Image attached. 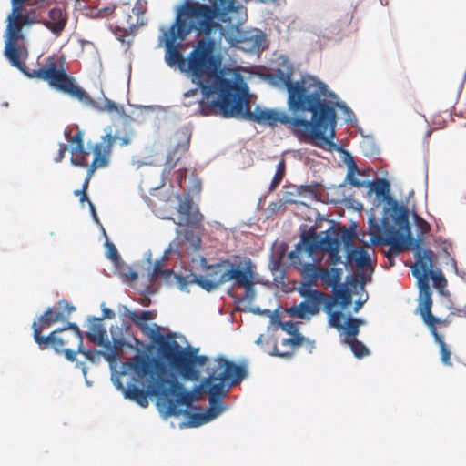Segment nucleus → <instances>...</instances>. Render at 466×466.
<instances>
[{"label":"nucleus","instance_id":"1","mask_svg":"<svg viewBox=\"0 0 466 466\" xmlns=\"http://www.w3.org/2000/svg\"><path fill=\"white\" fill-rule=\"evenodd\" d=\"M150 340L157 346L158 358L137 354L131 361L123 364V373L131 370L138 379L147 378L149 391L158 399L159 408L167 416H179L183 412L181 407H189L195 399L167 365L185 380L197 381L200 378V370L197 367L205 366L208 358L196 355L198 350L187 351L173 335L165 337L158 331L151 336Z\"/></svg>","mask_w":466,"mask_h":466},{"label":"nucleus","instance_id":"2","mask_svg":"<svg viewBox=\"0 0 466 466\" xmlns=\"http://www.w3.org/2000/svg\"><path fill=\"white\" fill-rule=\"evenodd\" d=\"M204 116L218 110L226 118H240L258 124L275 127L279 123L284 125L299 141L312 142L316 146L321 143L333 146L336 127L309 116L304 111L262 109L257 106L251 111L248 100V87L246 83L238 82L222 98H218L210 105L200 101Z\"/></svg>","mask_w":466,"mask_h":466},{"label":"nucleus","instance_id":"3","mask_svg":"<svg viewBox=\"0 0 466 466\" xmlns=\"http://www.w3.org/2000/svg\"><path fill=\"white\" fill-rule=\"evenodd\" d=\"M235 0H211V5L195 0H186L177 10L174 23L164 32L165 60L171 67L186 71L187 58L181 52V44L192 33L208 35L219 30V21L226 22L228 15L236 11Z\"/></svg>","mask_w":466,"mask_h":466},{"label":"nucleus","instance_id":"4","mask_svg":"<svg viewBox=\"0 0 466 466\" xmlns=\"http://www.w3.org/2000/svg\"><path fill=\"white\" fill-rule=\"evenodd\" d=\"M293 75L291 64L267 75L271 86L287 91V109L304 111L336 127L338 103L328 99L333 96L329 86L314 76L305 74L294 80Z\"/></svg>","mask_w":466,"mask_h":466},{"label":"nucleus","instance_id":"5","mask_svg":"<svg viewBox=\"0 0 466 466\" xmlns=\"http://www.w3.org/2000/svg\"><path fill=\"white\" fill-rule=\"evenodd\" d=\"M224 35L225 29L221 25L219 30L208 35H200L201 38L187 56L185 72L198 85L206 97L217 94L218 98H222L238 83L224 77L220 60L214 54L217 43H220Z\"/></svg>","mask_w":466,"mask_h":466},{"label":"nucleus","instance_id":"6","mask_svg":"<svg viewBox=\"0 0 466 466\" xmlns=\"http://www.w3.org/2000/svg\"><path fill=\"white\" fill-rule=\"evenodd\" d=\"M215 362L216 365L209 376L204 379L196 390L198 393L208 392L209 401V408L206 412L191 416V423L196 427L212 420L223 411L221 399L231 387L239 384L247 375L245 367L223 357L217 358Z\"/></svg>","mask_w":466,"mask_h":466},{"label":"nucleus","instance_id":"7","mask_svg":"<svg viewBox=\"0 0 466 466\" xmlns=\"http://www.w3.org/2000/svg\"><path fill=\"white\" fill-rule=\"evenodd\" d=\"M397 214L384 211L381 225L373 218L369 221L370 242L374 245L384 244L390 247L396 255L409 248L412 235L409 223V213H406V223L402 225L397 219Z\"/></svg>","mask_w":466,"mask_h":466},{"label":"nucleus","instance_id":"8","mask_svg":"<svg viewBox=\"0 0 466 466\" xmlns=\"http://www.w3.org/2000/svg\"><path fill=\"white\" fill-rule=\"evenodd\" d=\"M64 65V59L56 56H50L40 68L27 70L25 66L24 70L21 71L30 78L46 81L51 86L68 94L72 97L77 98L79 101L86 104L91 103L92 99L90 96L74 84V77L66 74Z\"/></svg>","mask_w":466,"mask_h":466},{"label":"nucleus","instance_id":"9","mask_svg":"<svg viewBox=\"0 0 466 466\" xmlns=\"http://www.w3.org/2000/svg\"><path fill=\"white\" fill-rule=\"evenodd\" d=\"M248 259V257L234 256L232 258L208 265L206 267L205 274L192 275L193 282L207 291L215 290L229 281L235 283Z\"/></svg>","mask_w":466,"mask_h":466},{"label":"nucleus","instance_id":"10","mask_svg":"<svg viewBox=\"0 0 466 466\" xmlns=\"http://www.w3.org/2000/svg\"><path fill=\"white\" fill-rule=\"evenodd\" d=\"M82 343V333L75 323H68L65 328L53 330L45 339L37 338L40 350L52 348L58 354L63 353L72 362L76 360V350Z\"/></svg>","mask_w":466,"mask_h":466},{"label":"nucleus","instance_id":"11","mask_svg":"<svg viewBox=\"0 0 466 466\" xmlns=\"http://www.w3.org/2000/svg\"><path fill=\"white\" fill-rule=\"evenodd\" d=\"M357 172H359L358 167L352 161L349 166V172L347 175V180L349 183L356 187H363L369 185L371 191H373L378 197L383 198L385 200L387 207L384 208V211H390L398 214L396 215L397 219H399L402 225L406 223V213H409V210L405 207L400 206L399 203L390 197L389 181L386 179H377L371 183L360 181L355 177V173Z\"/></svg>","mask_w":466,"mask_h":466},{"label":"nucleus","instance_id":"12","mask_svg":"<svg viewBox=\"0 0 466 466\" xmlns=\"http://www.w3.org/2000/svg\"><path fill=\"white\" fill-rule=\"evenodd\" d=\"M105 135L100 138L99 142L89 146V149L93 156L109 165L112 149L114 145L126 147L131 144L133 132L126 127L108 126L105 128Z\"/></svg>","mask_w":466,"mask_h":466},{"label":"nucleus","instance_id":"13","mask_svg":"<svg viewBox=\"0 0 466 466\" xmlns=\"http://www.w3.org/2000/svg\"><path fill=\"white\" fill-rule=\"evenodd\" d=\"M7 33L8 38L5 41V56L14 67L24 70L25 63L22 59L27 57V50L18 45V41L23 38L22 32L7 26Z\"/></svg>","mask_w":466,"mask_h":466},{"label":"nucleus","instance_id":"14","mask_svg":"<svg viewBox=\"0 0 466 466\" xmlns=\"http://www.w3.org/2000/svg\"><path fill=\"white\" fill-rule=\"evenodd\" d=\"M322 238L314 231H306L301 235L300 241L296 245L294 250L289 254V259L303 258L311 259L313 255L321 250Z\"/></svg>","mask_w":466,"mask_h":466},{"label":"nucleus","instance_id":"15","mask_svg":"<svg viewBox=\"0 0 466 466\" xmlns=\"http://www.w3.org/2000/svg\"><path fill=\"white\" fill-rule=\"evenodd\" d=\"M329 299V294L322 291H314L310 294V301H302L299 305L290 307L288 312L293 318L304 319L307 315H316L322 305Z\"/></svg>","mask_w":466,"mask_h":466},{"label":"nucleus","instance_id":"16","mask_svg":"<svg viewBox=\"0 0 466 466\" xmlns=\"http://www.w3.org/2000/svg\"><path fill=\"white\" fill-rule=\"evenodd\" d=\"M177 209L179 214V222L177 223V225H186L196 228L201 226L203 215L194 204L189 195L179 198V204Z\"/></svg>","mask_w":466,"mask_h":466},{"label":"nucleus","instance_id":"17","mask_svg":"<svg viewBox=\"0 0 466 466\" xmlns=\"http://www.w3.org/2000/svg\"><path fill=\"white\" fill-rule=\"evenodd\" d=\"M255 284L256 266L252 262L251 258H248L244 268H242L238 277L237 278L234 285L237 288L244 289L245 294L243 299L251 302L254 300L256 297Z\"/></svg>","mask_w":466,"mask_h":466},{"label":"nucleus","instance_id":"18","mask_svg":"<svg viewBox=\"0 0 466 466\" xmlns=\"http://www.w3.org/2000/svg\"><path fill=\"white\" fill-rule=\"evenodd\" d=\"M414 250L415 263L412 269V274L417 272L430 274L432 272V262L434 254L431 249L422 248V240L415 239L409 243V248Z\"/></svg>","mask_w":466,"mask_h":466},{"label":"nucleus","instance_id":"19","mask_svg":"<svg viewBox=\"0 0 466 466\" xmlns=\"http://www.w3.org/2000/svg\"><path fill=\"white\" fill-rule=\"evenodd\" d=\"M176 147L172 152H170L167 157L165 163V169H173L181 156L186 153L190 147L191 133L187 128H181L175 134Z\"/></svg>","mask_w":466,"mask_h":466},{"label":"nucleus","instance_id":"20","mask_svg":"<svg viewBox=\"0 0 466 466\" xmlns=\"http://www.w3.org/2000/svg\"><path fill=\"white\" fill-rule=\"evenodd\" d=\"M306 258H298L290 259L291 264L297 268L303 276L305 281L303 286L312 287L318 285V279L320 276V267H316L311 261H305Z\"/></svg>","mask_w":466,"mask_h":466},{"label":"nucleus","instance_id":"21","mask_svg":"<svg viewBox=\"0 0 466 466\" xmlns=\"http://www.w3.org/2000/svg\"><path fill=\"white\" fill-rule=\"evenodd\" d=\"M63 320H65L64 312H56L53 311L51 308H48L43 315L40 316L38 321H35L32 325L35 343L37 344V338L42 339H46V337L41 335L43 330L48 329L54 323Z\"/></svg>","mask_w":466,"mask_h":466},{"label":"nucleus","instance_id":"22","mask_svg":"<svg viewBox=\"0 0 466 466\" xmlns=\"http://www.w3.org/2000/svg\"><path fill=\"white\" fill-rule=\"evenodd\" d=\"M71 144V163L75 166L87 167V156L89 153L85 149L83 133L77 130L69 140Z\"/></svg>","mask_w":466,"mask_h":466},{"label":"nucleus","instance_id":"23","mask_svg":"<svg viewBox=\"0 0 466 466\" xmlns=\"http://www.w3.org/2000/svg\"><path fill=\"white\" fill-rule=\"evenodd\" d=\"M155 316L156 314L150 310H144L141 312L129 311L127 314V317L149 339L159 331L158 326L154 325V327H149L147 324V321L152 320Z\"/></svg>","mask_w":466,"mask_h":466},{"label":"nucleus","instance_id":"24","mask_svg":"<svg viewBox=\"0 0 466 466\" xmlns=\"http://www.w3.org/2000/svg\"><path fill=\"white\" fill-rule=\"evenodd\" d=\"M370 247L364 245L361 247H355L348 250L347 260L349 263H354L355 266L363 269L365 268H371V258L369 253Z\"/></svg>","mask_w":466,"mask_h":466},{"label":"nucleus","instance_id":"25","mask_svg":"<svg viewBox=\"0 0 466 466\" xmlns=\"http://www.w3.org/2000/svg\"><path fill=\"white\" fill-rule=\"evenodd\" d=\"M304 338L296 333L292 338L283 339L279 345H275L272 354L279 357L289 358L293 355L295 350L300 347Z\"/></svg>","mask_w":466,"mask_h":466},{"label":"nucleus","instance_id":"26","mask_svg":"<svg viewBox=\"0 0 466 466\" xmlns=\"http://www.w3.org/2000/svg\"><path fill=\"white\" fill-rule=\"evenodd\" d=\"M147 383H150L147 378H144ZM118 388L124 390L125 397L134 400L138 405L143 408H147L148 406V395H152L149 391V384H147V390L139 389L134 384H129L127 389H124L121 383L118 384Z\"/></svg>","mask_w":466,"mask_h":466},{"label":"nucleus","instance_id":"27","mask_svg":"<svg viewBox=\"0 0 466 466\" xmlns=\"http://www.w3.org/2000/svg\"><path fill=\"white\" fill-rule=\"evenodd\" d=\"M67 18L60 8L55 7L48 12V20H44L43 25L52 33L59 35L66 25Z\"/></svg>","mask_w":466,"mask_h":466},{"label":"nucleus","instance_id":"28","mask_svg":"<svg viewBox=\"0 0 466 466\" xmlns=\"http://www.w3.org/2000/svg\"><path fill=\"white\" fill-rule=\"evenodd\" d=\"M86 337L91 342L98 346L105 344V341L107 339V332L103 326L101 319L94 318L90 321Z\"/></svg>","mask_w":466,"mask_h":466},{"label":"nucleus","instance_id":"29","mask_svg":"<svg viewBox=\"0 0 466 466\" xmlns=\"http://www.w3.org/2000/svg\"><path fill=\"white\" fill-rule=\"evenodd\" d=\"M342 269L339 268H321L319 279L325 288L333 289L341 285Z\"/></svg>","mask_w":466,"mask_h":466},{"label":"nucleus","instance_id":"30","mask_svg":"<svg viewBox=\"0 0 466 466\" xmlns=\"http://www.w3.org/2000/svg\"><path fill=\"white\" fill-rule=\"evenodd\" d=\"M336 305V300L332 299L329 295V299L324 304V310L329 315V323L332 328L338 330L344 329V314L341 311H333V308Z\"/></svg>","mask_w":466,"mask_h":466},{"label":"nucleus","instance_id":"31","mask_svg":"<svg viewBox=\"0 0 466 466\" xmlns=\"http://www.w3.org/2000/svg\"><path fill=\"white\" fill-rule=\"evenodd\" d=\"M362 324H364L362 319L349 317L344 322V329H342L347 335L344 339V342L356 339L360 332V327Z\"/></svg>","mask_w":466,"mask_h":466},{"label":"nucleus","instance_id":"32","mask_svg":"<svg viewBox=\"0 0 466 466\" xmlns=\"http://www.w3.org/2000/svg\"><path fill=\"white\" fill-rule=\"evenodd\" d=\"M333 292L334 298L331 299H335L336 303L339 302L342 308H346L351 304V292L344 284L334 289Z\"/></svg>","mask_w":466,"mask_h":466},{"label":"nucleus","instance_id":"33","mask_svg":"<svg viewBox=\"0 0 466 466\" xmlns=\"http://www.w3.org/2000/svg\"><path fill=\"white\" fill-rule=\"evenodd\" d=\"M108 165H106V163H104L103 161H101L100 159L96 157L95 156H93L92 162L90 164L88 163V166L86 167H87L86 177L82 185L81 190H84V192H86L88 186H89V182H90L92 177L94 176L95 172L97 169L106 167Z\"/></svg>","mask_w":466,"mask_h":466},{"label":"nucleus","instance_id":"34","mask_svg":"<svg viewBox=\"0 0 466 466\" xmlns=\"http://www.w3.org/2000/svg\"><path fill=\"white\" fill-rule=\"evenodd\" d=\"M30 23L27 15L23 14L22 11L17 9L16 12L13 11L12 16H9L8 27L15 28L16 31H22L24 25Z\"/></svg>","mask_w":466,"mask_h":466},{"label":"nucleus","instance_id":"35","mask_svg":"<svg viewBox=\"0 0 466 466\" xmlns=\"http://www.w3.org/2000/svg\"><path fill=\"white\" fill-rule=\"evenodd\" d=\"M206 98L207 97L205 96L204 94L200 97L199 92H198V90L197 88L196 89H192V90H189L188 92H187L185 94L184 105L186 106H190L194 103H197L198 104V112H199L201 115H204L202 113V110H201V107H200V101H203L206 105H210V104H212L214 102V101H212L210 103L206 102L205 101Z\"/></svg>","mask_w":466,"mask_h":466},{"label":"nucleus","instance_id":"36","mask_svg":"<svg viewBox=\"0 0 466 466\" xmlns=\"http://www.w3.org/2000/svg\"><path fill=\"white\" fill-rule=\"evenodd\" d=\"M432 298H420L419 311L423 321H433L434 316L431 313Z\"/></svg>","mask_w":466,"mask_h":466},{"label":"nucleus","instance_id":"37","mask_svg":"<svg viewBox=\"0 0 466 466\" xmlns=\"http://www.w3.org/2000/svg\"><path fill=\"white\" fill-rule=\"evenodd\" d=\"M286 174V161L281 158L276 167V173L269 186V190H275L283 180Z\"/></svg>","mask_w":466,"mask_h":466},{"label":"nucleus","instance_id":"38","mask_svg":"<svg viewBox=\"0 0 466 466\" xmlns=\"http://www.w3.org/2000/svg\"><path fill=\"white\" fill-rule=\"evenodd\" d=\"M336 236L338 239H339V244L343 243L348 250L350 249L355 237V233L351 229H349L346 227H341L336 233Z\"/></svg>","mask_w":466,"mask_h":466},{"label":"nucleus","instance_id":"39","mask_svg":"<svg viewBox=\"0 0 466 466\" xmlns=\"http://www.w3.org/2000/svg\"><path fill=\"white\" fill-rule=\"evenodd\" d=\"M344 343L350 347L353 354L357 358L360 359L370 354L368 348L361 341L358 340L357 338Z\"/></svg>","mask_w":466,"mask_h":466},{"label":"nucleus","instance_id":"40","mask_svg":"<svg viewBox=\"0 0 466 466\" xmlns=\"http://www.w3.org/2000/svg\"><path fill=\"white\" fill-rule=\"evenodd\" d=\"M163 262L160 260H157L154 264L153 269L150 273V280L155 281L158 278L167 279L172 273V270L165 269Z\"/></svg>","mask_w":466,"mask_h":466},{"label":"nucleus","instance_id":"41","mask_svg":"<svg viewBox=\"0 0 466 466\" xmlns=\"http://www.w3.org/2000/svg\"><path fill=\"white\" fill-rule=\"evenodd\" d=\"M450 323L451 321L448 318L441 319L436 317H434L433 321H425V324L429 327L435 340H440V338H442V336L438 333L436 325L448 326Z\"/></svg>","mask_w":466,"mask_h":466},{"label":"nucleus","instance_id":"42","mask_svg":"<svg viewBox=\"0 0 466 466\" xmlns=\"http://www.w3.org/2000/svg\"><path fill=\"white\" fill-rule=\"evenodd\" d=\"M337 248H340L339 239H338L337 236L326 235L322 238L321 250L329 251Z\"/></svg>","mask_w":466,"mask_h":466},{"label":"nucleus","instance_id":"43","mask_svg":"<svg viewBox=\"0 0 466 466\" xmlns=\"http://www.w3.org/2000/svg\"><path fill=\"white\" fill-rule=\"evenodd\" d=\"M435 341L438 343L440 347L441 361L443 362V364L447 366H451L452 363L451 361V351L448 349L446 343L443 341V339L440 338V340Z\"/></svg>","mask_w":466,"mask_h":466},{"label":"nucleus","instance_id":"44","mask_svg":"<svg viewBox=\"0 0 466 466\" xmlns=\"http://www.w3.org/2000/svg\"><path fill=\"white\" fill-rule=\"evenodd\" d=\"M433 281V286L441 290L447 286V280L441 271H432L429 274Z\"/></svg>","mask_w":466,"mask_h":466},{"label":"nucleus","instance_id":"45","mask_svg":"<svg viewBox=\"0 0 466 466\" xmlns=\"http://www.w3.org/2000/svg\"><path fill=\"white\" fill-rule=\"evenodd\" d=\"M77 353L83 354L88 360H90L92 362L98 361L100 360V357L103 354L101 351H98V350H85V348L83 347V343L81 344V346L76 350V354Z\"/></svg>","mask_w":466,"mask_h":466},{"label":"nucleus","instance_id":"46","mask_svg":"<svg viewBox=\"0 0 466 466\" xmlns=\"http://www.w3.org/2000/svg\"><path fill=\"white\" fill-rule=\"evenodd\" d=\"M417 227H418V231H419L417 239H421L423 241V237L425 234L430 232L431 226L427 221H425L421 218H417Z\"/></svg>","mask_w":466,"mask_h":466},{"label":"nucleus","instance_id":"47","mask_svg":"<svg viewBox=\"0 0 466 466\" xmlns=\"http://www.w3.org/2000/svg\"><path fill=\"white\" fill-rule=\"evenodd\" d=\"M413 276L417 279L419 291L430 287L429 284V274L426 273H415Z\"/></svg>","mask_w":466,"mask_h":466},{"label":"nucleus","instance_id":"48","mask_svg":"<svg viewBox=\"0 0 466 466\" xmlns=\"http://www.w3.org/2000/svg\"><path fill=\"white\" fill-rule=\"evenodd\" d=\"M58 307L61 310H58L57 312H64L65 319L68 317L76 309L74 306L69 304L65 299H62L58 302Z\"/></svg>","mask_w":466,"mask_h":466},{"label":"nucleus","instance_id":"49","mask_svg":"<svg viewBox=\"0 0 466 466\" xmlns=\"http://www.w3.org/2000/svg\"><path fill=\"white\" fill-rule=\"evenodd\" d=\"M329 254V260L331 265L341 263L340 248L326 251Z\"/></svg>","mask_w":466,"mask_h":466},{"label":"nucleus","instance_id":"50","mask_svg":"<svg viewBox=\"0 0 466 466\" xmlns=\"http://www.w3.org/2000/svg\"><path fill=\"white\" fill-rule=\"evenodd\" d=\"M185 238L187 240H190L194 249H198L200 247L201 239L199 237L193 234V232L189 230L185 231Z\"/></svg>","mask_w":466,"mask_h":466},{"label":"nucleus","instance_id":"51","mask_svg":"<svg viewBox=\"0 0 466 466\" xmlns=\"http://www.w3.org/2000/svg\"><path fill=\"white\" fill-rule=\"evenodd\" d=\"M103 109L106 110L109 113L119 112V109H118V106H116V104L114 101H112L106 97L104 100Z\"/></svg>","mask_w":466,"mask_h":466},{"label":"nucleus","instance_id":"52","mask_svg":"<svg viewBox=\"0 0 466 466\" xmlns=\"http://www.w3.org/2000/svg\"><path fill=\"white\" fill-rule=\"evenodd\" d=\"M107 257L113 261H117L119 259L118 251L114 244L108 245Z\"/></svg>","mask_w":466,"mask_h":466},{"label":"nucleus","instance_id":"53","mask_svg":"<svg viewBox=\"0 0 466 466\" xmlns=\"http://www.w3.org/2000/svg\"><path fill=\"white\" fill-rule=\"evenodd\" d=\"M299 294L306 298V300L310 301V294L311 292L318 291L317 289H312L311 287H305L303 286V283L301 284V287L299 288Z\"/></svg>","mask_w":466,"mask_h":466},{"label":"nucleus","instance_id":"54","mask_svg":"<svg viewBox=\"0 0 466 466\" xmlns=\"http://www.w3.org/2000/svg\"><path fill=\"white\" fill-rule=\"evenodd\" d=\"M74 194L80 198L79 200L81 203H84L85 201L88 202L90 208L94 210V206L92 202L89 200L86 192H84V190H76Z\"/></svg>","mask_w":466,"mask_h":466},{"label":"nucleus","instance_id":"55","mask_svg":"<svg viewBox=\"0 0 466 466\" xmlns=\"http://www.w3.org/2000/svg\"><path fill=\"white\" fill-rule=\"evenodd\" d=\"M66 150H67V145L61 143L59 145L58 155H57V157H55V161L60 162L65 157V154H66Z\"/></svg>","mask_w":466,"mask_h":466},{"label":"nucleus","instance_id":"56","mask_svg":"<svg viewBox=\"0 0 466 466\" xmlns=\"http://www.w3.org/2000/svg\"><path fill=\"white\" fill-rule=\"evenodd\" d=\"M169 251H173L175 253L180 254V247L178 238L174 239L169 245Z\"/></svg>","mask_w":466,"mask_h":466},{"label":"nucleus","instance_id":"57","mask_svg":"<svg viewBox=\"0 0 466 466\" xmlns=\"http://www.w3.org/2000/svg\"><path fill=\"white\" fill-rule=\"evenodd\" d=\"M419 293L420 298H431L432 294L431 287L420 290Z\"/></svg>","mask_w":466,"mask_h":466},{"label":"nucleus","instance_id":"58","mask_svg":"<svg viewBox=\"0 0 466 466\" xmlns=\"http://www.w3.org/2000/svg\"><path fill=\"white\" fill-rule=\"evenodd\" d=\"M299 193L305 192V193L313 194L315 191V186H301L299 188Z\"/></svg>","mask_w":466,"mask_h":466},{"label":"nucleus","instance_id":"59","mask_svg":"<svg viewBox=\"0 0 466 466\" xmlns=\"http://www.w3.org/2000/svg\"><path fill=\"white\" fill-rule=\"evenodd\" d=\"M103 318L113 319L115 318V312L112 309L106 308L103 309Z\"/></svg>","mask_w":466,"mask_h":466},{"label":"nucleus","instance_id":"60","mask_svg":"<svg viewBox=\"0 0 466 466\" xmlns=\"http://www.w3.org/2000/svg\"><path fill=\"white\" fill-rule=\"evenodd\" d=\"M129 278L131 280H136L138 278V274L134 271H130Z\"/></svg>","mask_w":466,"mask_h":466},{"label":"nucleus","instance_id":"61","mask_svg":"<svg viewBox=\"0 0 466 466\" xmlns=\"http://www.w3.org/2000/svg\"><path fill=\"white\" fill-rule=\"evenodd\" d=\"M361 306H362V304H361V303H358V304H357V307H356V309H355V310H358V309H359V308H360Z\"/></svg>","mask_w":466,"mask_h":466},{"label":"nucleus","instance_id":"62","mask_svg":"<svg viewBox=\"0 0 466 466\" xmlns=\"http://www.w3.org/2000/svg\"><path fill=\"white\" fill-rule=\"evenodd\" d=\"M260 340H261V337H259L256 342L258 344V343H260Z\"/></svg>","mask_w":466,"mask_h":466}]
</instances>
